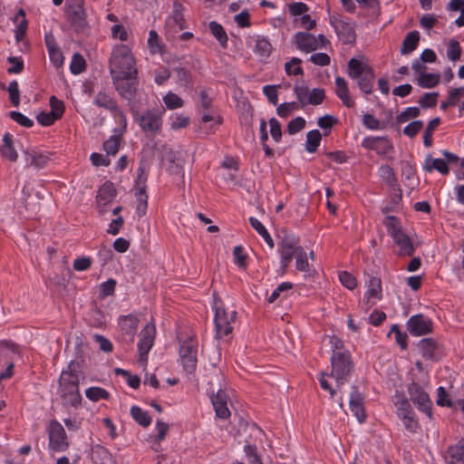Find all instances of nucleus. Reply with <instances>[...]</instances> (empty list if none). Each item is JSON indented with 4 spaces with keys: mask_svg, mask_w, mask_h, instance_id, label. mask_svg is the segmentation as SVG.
Listing matches in <instances>:
<instances>
[{
    "mask_svg": "<svg viewBox=\"0 0 464 464\" xmlns=\"http://www.w3.org/2000/svg\"><path fill=\"white\" fill-rule=\"evenodd\" d=\"M331 373L321 372L319 382L322 389L328 391L330 396L334 398L336 390L332 387L327 377L334 378L337 387L343 385L353 370V362L347 351H334L331 357Z\"/></svg>",
    "mask_w": 464,
    "mask_h": 464,
    "instance_id": "obj_1",
    "label": "nucleus"
},
{
    "mask_svg": "<svg viewBox=\"0 0 464 464\" xmlns=\"http://www.w3.org/2000/svg\"><path fill=\"white\" fill-rule=\"evenodd\" d=\"M111 78L130 77L137 75L138 70L134 56L127 44L114 47L110 59Z\"/></svg>",
    "mask_w": 464,
    "mask_h": 464,
    "instance_id": "obj_2",
    "label": "nucleus"
},
{
    "mask_svg": "<svg viewBox=\"0 0 464 464\" xmlns=\"http://www.w3.org/2000/svg\"><path fill=\"white\" fill-rule=\"evenodd\" d=\"M79 378L70 371H63L59 380V394L64 406L77 408L82 401Z\"/></svg>",
    "mask_w": 464,
    "mask_h": 464,
    "instance_id": "obj_3",
    "label": "nucleus"
},
{
    "mask_svg": "<svg viewBox=\"0 0 464 464\" xmlns=\"http://www.w3.org/2000/svg\"><path fill=\"white\" fill-rule=\"evenodd\" d=\"M388 234L392 237L395 245L399 247V256H411L414 253V246L411 239L402 231L399 220L393 216H388L384 221Z\"/></svg>",
    "mask_w": 464,
    "mask_h": 464,
    "instance_id": "obj_4",
    "label": "nucleus"
},
{
    "mask_svg": "<svg viewBox=\"0 0 464 464\" xmlns=\"http://www.w3.org/2000/svg\"><path fill=\"white\" fill-rule=\"evenodd\" d=\"M164 110L148 109L135 116V121L149 136H155L162 130Z\"/></svg>",
    "mask_w": 464,
    "mask_h": 464,
    "instance_id": "obj_5",
    "label": "nucleus"
},
{
    "mask_svg": "<svg viewBox=\"0 0 464 464\" xmlns=\"http://www.w3.org/2000/svg\"><path fill=\"white\" fill-rule=\"evenodd\" d=\"M215 310V326L217 337L221 338L232 333L233 327L231 324L235 322L237 312L231 310L227 312L225 308L218 304V302L214 304Z\"/></svg>",
    "mask_w": 464,
    "mask_h": 464,
    "instance_id": "obj_6",
    "label": "nucleus"
},
{
    "mask_svg": "<svg viewBox=\"0 0 464 464\" xmlns=\"http://www.w3.org/2000/svg\"><path fill=\"white\" fill-rule=\"evenodd\" d=\"M180 362L188 373H193L198 362V343L192 338L184 341L179 348Z\"/></svg>",
    "mask_w": 464,
    "mask_h": 464,
    "instance_id": "obj_7",
    "label": "nucleus"
},
{
    "mask_svg": "<svg viewBox=\"0 0 464 464\" xmlns=\"http://www.w3.org/2000/svg\"><path fill=\"white\" fill-rule=\"evenodd\" d=\"M295 41L297 47L304 53H311L320 49L327 43L324 34H320L316 36L309 31H299L295 35Z\"/></svg>",
    "mask_w": 464,
    "mask_h": 464,
    "instance_id": "obj_8",
    "label": "nucleus"
},
{
    "mask_svg": "<svg viewBox=\"0 0 464 464\" xmlns=\"http://www.w3.org/2000/svg\"><path fill=\"white\" fill-rule=\"evenodd\" d=\"M303 248L298 245V241L293 237H285L278 244V252L281 258L282 274L285 273L286 268L295 256L299 255V249Z\"/></svg>",
    "mask_w": 464,
    "mask_h": 464,
    "instance_id": "obj_9",
    "label": "nucleus"
},
{
    "mask_svg": "<svg viewBox=\"0 0 464 464\" xmlns=\"http://www.w3.org/2000/svg\"><path fill=\"white\" fill-rule=\"evenodd\" d=\"M156 329L154 324H147L140 334L138 343L139 360L145 366L148 361V353L154 344Z\"/></svg>",
    "mask_w": 464,
    "mask_h": 464,
    "instance_id": "obj_10",
    "label": "nucleus"
},
{
    "mask_svg": "<svg viewBox=\"0 0 464 464\" xmlns=\"http://www.w3.org/2000/svg\"><path fill=\"white\" fill-rule=\"evenodd\" d=\"M147 174L142 168H139L135 184V196L137 198L136 213L139 218L143 217L147 212L148 195L146 194Z\"/></svg>",
    "mask_w": 464,
    "mask_h": 464,
    "instance_id": "obj_11",
    "label": "nucleus"
},
{
    "mask_svg": "<svg viewBox=\"0 0 464 464\" xmlns=\"http://www.w3.org/2000/svg\"><path fill=\"white\" fill-rule=\"evenodd\" d=\"M408 392L411 401L418 407V409L420 411L425 412L427 416L431 419L432 402L429 397V394L425 392L420 385L414 382L410 384Z\"/></svg>",
    "mask_w": 464,
    "mask_h": 464,
    "instance_id": "obj_12",
    "label": "nucleus"
},
{
    "mask_svg": "<svg viewBox=\"0 0 464 464\" xmlns=\"http://www.w3.org/2000/svg\"><path fill=\"white\" fill-rule=\"evenodd\" d=\"M49 446L55 451H64L69 446L65 430L56 420L51 421L49 426Z\"/></svg>",
    "mask_w": 464,
    "mask_h": 464,
    "instance_id": "obj_13",
    "label": "nucleus"
},
{
    "mask_svg": "<svg viewBox=\"0 0 464 464\" xmlns=\"http://www.w3.org/2000/svg\"><path fill=\"white\" fill-rule=\"evenodd\" d=\"M395 405L397 415L402 420L405 429L411 432H416L419 423L410 402L406 399H401Z\"/></svg>",
    "mask_w": 464,
    "mask_h": 464,
    "instance_id": "obj_14",
    "label": "nucleus"
},
{
    "mask_svg": "<svg viewBox=\"0 0 464 464\" xmlns=\"http://www.w3.org/2000/svg\"><path fill=\"white\" fill-rule=\"evenodd\" d=\"M113 84L119 94L128 100L131 101L137 92V77H121V79L112 78Z\"/></svg>",
    "mask_w": 464,
    "mask_h": 464,
    "instance_id": "obj_15",
    "label": "nucleus"
},
{
    "mask_svg": "<svg viewBox=\"0 0 464 464\" xmlns=\"http://www.w3.org/2000/svg\"><path fill=\"white\" fill-rule=\"evenodd\" d=\"M407 328L414 336L424 335L432 331V321L423 314H415L408 320Z\"/></svg>",
    "mask_w": 464,
    "mask_h": 464,
    "instance_id": "obj_16",
    "label": "nucleus"
},
{
    "mask_svg": "<svg viewBox=\"0 0 464 464\" xmlns=\"http://www.w3.org/2000/svg\"><path fill=\"white\" fill-rule=\"evenodd\" d=\"M116 195L114 186L111 182L104 183L99 189L96 201L99 213L105 214L108 211V205L112 201Z\"/></svg>",
    "mask_w": 464,
    "mask_h": 464,
    "instance_id": "obj_17",
    "label": "nucleus"
},
{
    "mask_svg": "<svg viewBox=\"0 0 464 464\" xmlns=\"http://www.w3.org/2000/svg\"><path fill=\"white\" fill-rule=\"evenodd\" d=\"M382 298V282L379 277L372 276L368 282V290L364 295L365 310L370 309Z\"/></svg>",
    "mask_w": 464,
    "mask_h": 464,
    "instance_id": "obj_18",
    "label": "nucleus"
},
{
    "mask_svg": "<svg viewBox=\"0 0 464 464\" xmlns=\"http://www.w3.org/2000/svg\"><path fill=\"white\" fill-rule=\"evenodd\" d=\"M349 406L351 411L356 417L360 423L366 420V414L363 407V397L358 391L357 387L353 386L350 392Z\"/></svg>",
    "mask_w": 464,
    "mask_h": 464,
    "instance_id": "obj_19",
    "label": "nucleus"
},
{
    "mask_svg": "<svg viewBox=\"0 0 464 464\" xmlns=\"http://www.w3.org/2000/svg\"><path fill=\"white\" fill-rule=\"evenodd\" d=\"M66 14L68 19L74 26H86V14L82 7V0H77L75 4L69 5L67 7Z\"/></svg>",
    "mask_w": 464,
    "mask_h": 464,
    "instance_id": "obj_20",
    "label": "nucleus"
},
{
    "mask_svg": "<svg viewBox=\"0 0 464 464\" xmlns=\"http://www.w3.org/2000/svg\"><path fill=\"white\" fill-rule=\"evenodd\" d=\"M227 395L222 390H218L216 394L212 395L211 401L217 417L227 419L230 416V411L227 408Z\"/></svg>",
    "mask_w": 464,
    "mask_h": 464,
    "instance_id": "obj_21",
    "label": "nucleus"
},
{
    "mask_svg": "<svg viewBox=\"0 0 464 464\" xmlns=\"http://www.w3.org/2000/svg\"><path fill=\"white\" fill-rule=\"evenodd\" d=\"M445 460L447 464H464V439L448 449Z\"/></svg>",
    "mask_w": 464,
    "mask_h": 464,
    "instance_id": "obj_22",
    "label": "nucleus"
},
{
    "mask_svg": "<svg viewBox=\"0 0 464 464\" xmlns=\"http://www.w3.org/2000/svg\"><path fill=\"white\" fill-rule=\"evenodd\" d=\"M24 160L27 166H33L37 169H42L46 166L49 161V157L35 150H27L24 151Z\"/></svg>",
    "mask_w": 464,
    "mask_h": 464,
    "instance_id": "obj_23",
    "label": "nucleus"
},
{
    "mask_svg": "<svg viewBox=\"0 0 464 464\" xmlns=\"http://www.w3.org/2000/svg\"><path fill=\"white\" fill-rule=\"evenodd\" d=\"M335 86H336L335 92H336L337 96L341 99L343 103L346 107H349V108L353 107L354 105V102L350 96V92H349L348 85H347L345 79L343 77H340V76L336 77L335 78Z\"/></svg>",
    "mask_w": 464,
    "mask_h": 464,
    "instance_id": "obj_24",
    "label": "nucleus"
},
{
    "mask_svg": "<svg viewBox=\"0 0 464 464\" xmlns=\"http://www.w3.org/2000/svg\"><path fill=\"white\" fill-rule=\"evenodd\" d=\"M183 6L181 4L175 2L173 4V11L171 15L167 20V25L169 28L183 29L185 24V19L183 15Z\"/></svg>",
    "mask_w": 464,
    "mask_h": 464,
    "instance_id": "obj_25",
    "label": "nucleus"
},
{
    "mask_svg": "<svg viewBox=\"0 0 464 464\" xmlns=\"http://www.w3.org/2000/svg\"><path fill=\"white\" fill-rule=\"evenodd\" d=\"M94 103L99 107H103L110 111H115L121 121H124V123L126 122L123 113L118 110L114 101L106 92H99L94 98Z\"/></svg>",
    "mask_w": 464,
    "mask_h": 464,
    "instance_id": "obj_26",
    "label": "nucleus"
},
{
    "mask_svg": "<svg viewBox=\"0 0 464 464\" xmlns=\"http://www.w3.org/2000/svg\"><path fill=\"white\" fill-rule=\"evenodd\" d=\"M368 70H372L367 63L362 61L352 58L347 64V74L352 79H357L362 75L367 73Z\"/></svg>",
    "mask_w": 464,
    "mask_h": 464,
    "instance_id": "obj_27",
    "label": "nucleus"
},
{
    "mask_svg": "<svg viewBox=\"0 0 464 464\" xmlns=\"http://www.w3.org/2000/svg\"><path fill=\"white\" fill-rule=\"evenodd\" d=\"M0 153L5 160L14 162L17 160L18 154L14 150L12 135L5 133L3 137V144L0 147Z\"/></svg>",
    "mask_w": 464,
    "mask_h": 464,
    "instance_id": "obj_28",
    "label": "nucleus"
},
{
    "mask_svg": "<svg viewBox=\"0 0 464 464\" xmlns=\"http://www.w3.org/2000/svg\"><path fill=\"white\" fill-rule=\"evenodd\" d=\"M139 323L140 320L135 314L123 315L119 319L121 330L126 334L131 335V340L134 337Z\"/></svg>",
    "mask_w": 464,
    "mask_h": 464,
    "instance_id": "obj_29",
    "label": "nucleus"
},
{
    "mask_svg": "<svg viewBox=\"0 0 464 464\" xmlns=\"http://www.w3.org/2000/svg\"><path fill=\"white\" fill-rule=\"evenodd\" d=\"M423 169L427 172H431L432 170L436 169L442 175H446L450 171L445 160L433 159L431 155L426 156Z\"/></svg>",
    "mask_w": 464,
    "mask_h": 464,
    "instance_id": "obj_30",
    "label": "nucleus"
},
{
    "mask_svg": "<svg viewBox=\"0 0 464 464\" xmlns=\"http://www.w3.org/2000/svg\"><path fill=\"white\" fill-rule=\"evenodd\" d=\"M420 42V35L418 31L410 32L402 42L401 48V54H409L413 52Z\"/></svg>",
    "mask_w": 464,
    "mask_h": 464,
    "instance_id": "obj_31",
    "label": "nucleus"
},
{
    "mask_svg": "<svg viewBox=\"0 0 464 464\" xmlns=\"http://www.w3.org/2000/svg\"><path fill=\"white\" fill-rule=\"evenodd\" d=\"M374 78L375 74L373 70H368L367 73L357 78L356 80H358V86L360 90L365 94L372 93Z\"/></svg>",
    "mask_w": 464,
    "mask_h": 464,
    "instance_id": "obj_32",
    "label": "nucleus"
},
{
    "mask_svg": "<svg viewBox=\"0 0 464 464\" xmlns=\"http://www.w3.org/2000/svg\"><path fill=\"white\" fill-rule=\"evenodd\" d=\"M322 140V134L318 130H314L306 134L305 150L313 153L316 151Z\"/></svg>",
    "mask_w": 464,
    "mask_h": 464,
    "instance_id": "obj_33",
    "label": "nucleus"
},
{
    "mask_svg": "<svg viewBox=\"0 0 464 464\" xmlns=\"http://www.w3.org/2000/svg\"><path fill=\"white\" fill-rule=\"evenodd\" d=\"M249 222L252 227L264 238L270 248L274 247V241L264 225L256 218L251 217Z\"/></svg>",
    "mask_w": 464,
    "mask_h": 464,
    "instance_id": "obj_34",
    "label": "nucleus"
},
{
    "mask_svg": "<svg viewBox=\"0 0 464 464\" xmlns=\"http://www.w3.org/2000/svg\"><path fill=\"white\" fill-rule=\"evenodd\" d=\"M130 415L136 420V422L143 427H148L151 423V418L148 412L144 411L138 406H132L130 408Z\"/></svg>",
    "mask_w": 464,
    "mask_h": 464,
    "instance_id": "obj_35",
    "label": "nucleus"
},
{
    "mask_svg": "<svg viewBox=\"0 0 464 464\" xmlns=\"http://www.w3.org/2000/svg\"><path fill=\"white\" fill-rule=\"evenodd\" d=\"M156 430L158 434L154 439L152 449L158 452L160 451V442L165 439V436L168 433L169 425L159 420L156 421Z\"/></svg>",
    "mask_w": 464,
    "mask_h": 464,
    "instance_id": "obj_36",
    "label": "nucleus"
},
{
    "mask_svg": "<svg viewBox=\"0 0 464 464\" xmlns=\"http://www.w3.org/2000/svg\"><path fill=\"white\" fill-rule=\"evenodd\" d=\"M419 348L423 357L431 359L434 356L436 343L431 338H425L420 341Z\"/></svg>",
    "mask_w": 464,
    "mask_h": 464,
    "instance_id": "obj_37",
    "label": "nucleus"
},
{
    "mask_svg": "<svg viewBox=\"0 0 464 464\" xmlns=\"http://www.w3.org/2000/svg\"><path fill=\"white\" fill-rule=\"evenodd\" d=\"M440 74L423 72L418 77V83L424 88L435 87L440 82Z\"/></svg>",
    "mask_w": 464,
    "mask_h": 464,
    "instance_id": "obj_38",
    "label": "nucleus"
},
{
    "mask_svg": "<svg viewBox=\"0 0 464 464\" xmlns=\"http://www.w3.org/2000/svg\"><path fill=\"white\" fill-rule=\"evenodd\" d=\"M148 44L152 54L163 53L164 44L156 31H150Z\"/></svg>",
    "mask_w": 464,
    "mask_h": 464,
    "instance_id": "obj_39",
    "label": "nucleus"
},
{
    "mask_svg": "<svg viewBox=\"0 0 464 464\" xmlns=\"http://www.w3.org/2000/svg\"><path fill=\"white\" fill-rule=\"evenodd\" d=\"M272 44L266 38H258L256 41L255 52L261 57L266 58L271 54Z\"/></svg>",
    "mask_w": 464,
    "mask_h": 464,
    "instance_id": "obj_40",
    "label": "nucleus"
},
{
    "mask_svg": "<svg viewBox=\"0 0 464 464\" xmlns=\"http://www.w3.org/2000/svg\"><path fill=\"white\" fill-rule=\"evenodd\" d=\"M163 102L169 110L181 108L184 105V101L179 95L172 92H169L163 97Z\"/></svg>",
    "mask_w": 464,
    "mask_h": 464,
    "instance_id": "obj_41",
    "label": "nucleus"
},
{
    "mask_svg": "<svg viewBox=\"0 0 464 464\" xmlns=\"http://www.w3.org/2000/svg\"><path fill=\"white\" fill-rule=\"evenodd\" d=\"M120 145L121 137L119 135H114L108 139L103 144L107 156H115L120 149Z\"/></svg>",
    "mask_w": 464,
    "mask_h": 464,
    "instance_id": "obj_42",
    "label": "nucleus"
},
{
    "mask_svg": "<svg viewBox=\"0 0 464 464\" xmlns=\"http://www.w3.org/2000/svg\"><path fill=\"white\" fill-rule=\"evenodd\" d=\"M440 122V118H434L428 123L426 130L423 134V143L426 147H430L432 145V132L439 126Z\"/></svg>",
    "mask_w": 464,
    "mask_h": 464,
    "instance_id": "obj_43",
    "label": "nucleus"
},
{
    "mask_svg": "<svg viewBox=\"0 0 464 464\" xmlns=\"http://www.w3.org/2000/svg\"><path fill=\"white\" fill-rule=\"evenodd\" d=\"M86 397L92 401H98L102 399H108L109 393L102 388L100 387H91L85 391Z\"/></svg>",
    "mask_w": 464,
    "mask_h": 464,
    "instance_id": "obj_44",
    "label": "nucleus"
},
{
    "mask_svg": "<svg viewBox=\"0 0 464 464\" xmlns=\"http://www.w3.org/2000/svg\"><path fill=\"white\" fill-rule=\"evenodd\" d=\"M50 107L52 114L57 119H61L64 113L65 106L63 101L55 96L50 97Z\"/></svg>",
    "mask_w": 464,
    "mask_h": 464,
    "instance_id": "obj_45",
    "label": "nucleus"
},
{
    "mask_svg": "<svg viewBox=\"0 0 464 464\" xmlns=\"http://www.w3.org/2000/svg\"><path fill=\"white\" fill-rule=\"evenodd\" d=\"M86 63L83 57L79 53H74L70 64V70L73 74H79L85 70Z\"/></svg>",
    "mask_w": 464,
    "mask_h": 464,
    "instance_id": "obj_46",
    "label": "nucleus"
},
{
    "mask_svg": "<svg viewBox=\"0 0 464 464\" xmlns=\"http://www.w3.org/2000/svg\"><path fill=\"white\" fill-rule=\"evenodd\" d=\"M295 92L297 97L298 102L304 107L309 104V96L311 91L305 85H296L295 86Z\"/></svg>",
    "mask_w": 464,
    "mask_h": 464,
    "instance_id": "obj_47",
    "label": "nucleus"
},
{
    "mask_svg": "<svg viewBox=\"0 0 464 464\" xmlns=\"http://www.w3.org/2000/svg\"><path fill=\"white\" fill-rule=\"evenodd\" d=\"M301 60L299 58H292L291 61L285 64V72L288 75H301L303 74V69L300 66Z\"/></svg>",
    "mask_w": 464,
    "mask_h": 464,
    "instance_id": "obj_48",
    "label": "nucleus"
},
{
    "mask_svg": "<svg viewBox=\"0 0 464 464\" xmlns=\"http://www.w3.org/2000/svg\"><path fill=\"white\" fill-rule=\"evenodd\" d=\"M380 177L389 185L392 186L396 182L393 169L388 165H382L379 169Z\"/></svg>",
    "mask_w": 464,
    "mask_h": 464,
    "instance_id": "obj_49",
    "label": "nucleus"
},
{
    "mask_svg": "<svg viewBox=\"0 0 464 464\" xmlns=\"http://www.w3.org/2000/svg\"><path fill=\"white\" fill-rule=\"evenodd\" d=\"M116 286V281L114 279H109L102 283L99 286V296L104 298L114 294Z\"/></svg>",
    "mask_w": 464,
    "mask_h": 464,
    "instance_id": "obj_50",
    "label": "nucleus"
},
{
    "mask_svg": "<svg viewBox=\"0 0 464 464\" xmlns=\"http://www.w3.org/2000/svg\"><path fill=\"white\" fill-rule=\"evenodd\" d=\"M8 93L11 103L17 107L20 103V93L18 88V82L16 81H13L9 83L8 86Z\"/></svg>",
    "mask_w": 464,
    "mask_h": 464,
    "instance_id": "obj_51",
    "label": "nucleus"
},
{
    "mask_svg": "<svg viewBox=\"0 0 464 464\" xmlns=\"http://www.w3.org/2000/svg\"><path fill=\"white\" fill-rule=\"evenodd\" d=\"M9 116L13 121L17 122L21 126L30 128L34 125V121L31 119H29L28 117H26L19 111H10Z\"/></svg>",
    "mask_w": 464,
    "mask_h": 464,
    "instance_id": "obj_52",
    "label": "nucleus"
},
{
    "mask_svg": "<svg viewBox=\"0 0 464 464\" xmlns=\"http://www.w3.org/2000/svg\"><path fill=\"white\" fill-rule=\"evenodd\" d=\"M460 53L461 49L459 44L455 40L450 41L448 45L447 57L451 61H457L459 59Z\"/></svg>",
    "mask_w": 464,
    "mask_h": 464,
    "instance_id": "obj_53",
    "label": "nucleus"
},
{
    "mask_svg": "<svg viewBox=\"0 0 464 464\" xmlns=\"http://www.w3.org/2000/svg\"><path fill=\"white\" fill-rule=\"evenodd\" d=\"M296 268L303 272L309 271V263L307 260V254L304 248L299 249V255L295 258Z\"/></svg>",
    "mask_w": 464,
    "mask_h": 464,
    "instance_id": "obj_54",
    "label": "nucleus"
},
{
    "mask_svg": "<svg viewBox=\"0 0 464 464\" xmlns=\"http://www.w3.org/2000/svg\"><path fill=\"white\" fill-rule=\"evenodd\" d=\"M305 126V121L302 117H296L289 121L287 125V131L290 135H294L302 130Z\"/></svg>",
    "mask_w": 464,
    "mask_h": 464,
    "instance_id": "obj_55",
    "label": "nucleus"
},
{
    "mask_svg": "<svg viewBox=\"0 0 464 464\" xmlns=\"http://www.w3.org/2000/svg\"><path fill=\"white\" fill-rule=\"evenodd\" d=\"M48 53L50 61L56 68H60L63 65L64 57L59 47L48 50Z\"/></svg>",
    "mask_w": 464,
    "mask_h": 464,
    "instance_id": "obj_56",
    "label": "nucleus"
},
{
    "mask_svg": "<svg viewBox=\"0 0 464 464\" xmlns=\"http://www.w3.org/2000/svg\"><path fill=\"white\" fill-rule=\"evenodd\" d=\"M339 279L343 285L350 290L354 289L357 285L356 278L346 271H343L339 275Z\"/></svg>",
    "mask_w": 464,
    "mask_h": 464,
    "instance_id": "obj_57",
    "label": "nucleus"
},
{
    "mask_svg": "<svg viewBox=\"0 0 464 464\" xmlns=\"http://www.w3.org/2000/svg\"><path fill=\"white\" fill-rule=\"evenodd\" d=\"M290 14L295 18H300L308 11V6L304 3L297 2L289 5Z\"/></svg>",
    "mask_w": 464,
    "mask_h": 464,
    "instance_id": "obj_58",
    "label": "nucleus"
},
{
    "mask_svg": "<svg viewBox=\"0 0 464 464\" xmlns=\"http://www.w3.org/2000/svg\"><path fill=\"white\" fill-rule=\"evenodd\" d=\"M295 25L302 26L304 29H314L315 27V20L306 13L300 18H295Z\"/></svg>",
    "mask_w": 464,
    "mask_h": 464,
    "instance_id": "obj_59",
    "label": "nucleus"
},
{
    "mask_svg": "<svg viewBox=\"0 0 464 464\" xmlns=\"http://www.w3.org/2000/svg\"><path fill=\"white\" fill-rule=\"evenodd\" d=\"M189 123V117L183 114H177L171 119L170 127L173 130L185 128Z\"/></svg>",
    "mask_w": 464,
    "mask_h": 464,
    "instance_id": "obj_60",
    "label": "nucleus"
},
{
    "mask_svg": "<svg viewBox=\"0 0 464 464\" xmlns=\"http://www.w3.org/2000/svg\"><path fill=\"white\" fill-rule=\"evenodd\" d=\"M419 113L420 110L417 107H409L397 116V121L403 123L411 118H416Z\"/></svg>",
    "mask_w": 464,
    "mask_h": 464,
    "instance_id": "obj_61",
    "label": "nucleus"
},
{
    "mask_svg": "<svg viewBox=\"0 0 464 464\" xmlns=\"http://www.w3.org/2000/svg\"><path fill=\"white\" fill-rule=\"evenodd\" d=\"M297 108H298L297 104L295 102H285V103L280 104L277 107L276 111L280 117L285 118V117L289 116Z\"/></svg>",
    "mask_w": 464,
    "mask_h": 464,
    "instance_id": "obj_62",
    "label": "nucleus"
},
{
    "mask_svg": "<svg viewBox=\"0 0 464 464\" xmlns=\"http://www.w3.org/2000/svg\"><path fill=\"white\" fill-rule=\"evenodd\" d=\"M325 97L324 89L314 88L311 91L309 96V104L319 105Z\"/></svg>",
    "mask_w": 464,
    "mask_h": 464,
    "instance_id": "obj_63",
    "label": "nucleus"
},
{
    "mask_svg": "<svg viewBox=\"0 0 464 464\" xmlns=\"http://www.w3.org/2000/svg\"><path fill=\"white\" fill-rule=\"evenodd\" d=\"M423 127L421 121H414L409 123L403 130L405 135L410 138L414 137Z\"/></svg>",
    "mask_w": 464,
    "mask_h": 464,
    "instance_id": "obj_64",
    "label": "nucleus"
}]
</instances>
